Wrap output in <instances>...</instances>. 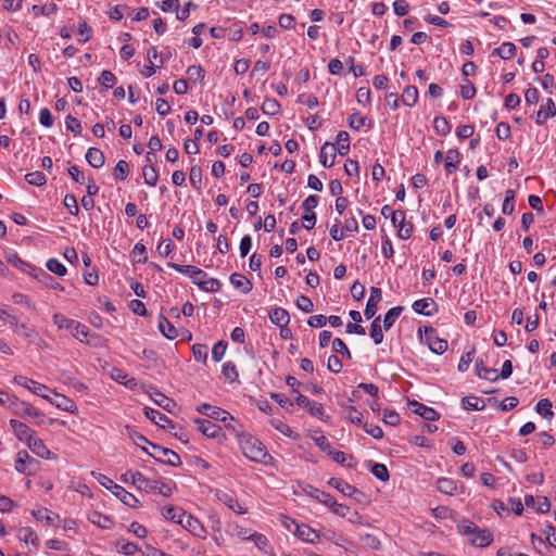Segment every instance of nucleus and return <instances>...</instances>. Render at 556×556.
Wrapping results in <instances>:
<instances>
[{
  "mask_svg": "<svg viewBox=\"0 0 556 556\" xmlns=\"http://www.w3.org/2000/svg\"><path fill=\"white\" fill-rule=\"evenodd\" d=\"M241 448L243 454L253 462L265 463L268 456L262 442L253 437H244L241 441Z\"/></svg>",
  "mask_w": 556,
  "mask_h": 556,
  "instance_id": "obj_1",
  "label": "nucleus"
},
{
  "mask_svg": "<svg viewBox=\"0 0 556 556\" xmlns=\"http://www.w3.org/2000/svg\"><path fill=\"white\" fill-rule=\"evenodd\" d=\"M150 446L152 451L148 452V454L152 456L155 460L173 467H178L181 465L180 456L176 452L169 448L162 447L154 443H150Z\"/></svg>",
  "mask_w": 556,
  "mask_h": 556,
  "instance_id": "obj_2",
  "label": "nucleus"
},
{
  "mask_svg": "<svg viewBox=\"0 0 556 556\" xmlns=\"http://www.w3.org/2000/svg\"><path fill=\"white\" fill-rule=\"evenodd\" d=\"M391 220L395 228H397V236L402 240H407L413 233V224L406 222L405 213L403 211L391 212Z\"/></svg>",
  "mask_w": 556,
  "mask_h": 556,
  "instance_id": "obj_3",
  "label": "nucleus"
},
{
  "mask_svg": "<svg viewBox=\"0 0 556 556\" xmlns=\"http://www.w3.org/2000/svg\"><path fill=\"white\" fill-rule=\"evenodd\" d=\"M173 485L168 483H164L159 480H151L143 476L142 482L139 484L138 490H142L144 492L159 493L165 497H169L173 494Z\"/></svg>",
  "mask_w": 556,
  "mask_h": 556,
  "instance_id": "obj_4",
  "label": "nucleus"
},
{
  "mask_svg": "<svg viewBox=\"0 0 556 556\" xmlns=\"http://www.w3.org/2000/svg\"><path fill=\"white\" fill-rule=\"evenodd\" d=\"M424 341L429 346V349L437 354H443L448 346L447 341L439 338L435 330L431 327L425 329Z\"/></svg>",
  "mask_w": 556,
  "mask_h": 556,
  "instance_id": "obj_5",
  "label": "nucleus"
},
{
  "mask_svg": "<svg viewBox=\"0 0 556 556\" xmlns=\"http://www.w3.org/2000/svg\"><path fill=\"white\" fill-rule=\"evenodd\" d=\"M38 462L35 458L30 457L26 451H20L16 454L15 469L18 472L31 475L35 471Z\"/></svg>",
  "mask_w": 556,
  "mask_h": 556,
  "instance_id": "obj_6",
  "label": "nucleus"
},
{
  "mask_svg": "<svg viewBox=\"0 0 556 556\" xmlns=\"http://www.w3.org/2000/svg\"><path fill=\"white\" fill-rule=\"evenodd\" d=\"M197 412L212 419L219 420L222 422H227V420H233V417L228 412L219 407L212 406L210 404H202L198 406Z\"/></svg>",
  "mask_w": 556,
  "mask_h": 556,
  "instance_id": "obj_7",
  "label": "nucleus"
},
{
  "mask_svg": "<svg viewBox=\"0 0 556 556\" xmlns=\"http://www.w3.org/2000/svg\"><path fill=\"white\" fill-rule=\"evenodd\" d=\"M14 382L28 389L29 391H31L34 394L38 395V396H41L43 399H47L49 400L48 395L46 394V391H48V387L42 384V383H39L33 379H29L25 376H15L14 377Z\"/></svg>",
  "mask_w": 556,
  "mask_h": 556,
  "instance_id": "obj_8",
  "label": "nucleus"
},
{
  "mask_svg": "<svg viewBox=\"0 0 556 556\" xmlns=\"http://www.w3.org/2000/svg\"><path fill=\"white\" fill-rule=\"evenodd\" d=\"M168 266L184 275L189 276L192 279L193 283L198 286L199 283H201L202 279L206 278V273L204 270L192 265H179L176 263H168Z\"/></svg>",
  "mask_w": 556,
  "mask_h": 556,
  "instance_id": "obj_9",
  "label": "nucleus"
},
{
  "mask_svg": "<svg viewBox=\"0 0 556 556\" xmlns=\"http://www.w3.org/2000/svg\"><path fill=\"white\" fill-rule=\"evenodd\" d=\"M10 410L22 418L26 417H39L41 416V413L37 410L36 408L31 407L28 403L21 401L20 399L15 397L13 403L10 405Z\"/></svg>",
  "mask_w": 556,
  "mask_h": 556,
  "instance_id": "obj_10",
  "label": "nucleus"
},
{
  "mask_svg": "<svg viewBox=\"0 0 556 556\" xmlns=\"http://www.w3.org/2000/svg\"><path fill=\"white\" fill-rule=\"evenodd\" d=\"M217 500L238 515L247 514V509L238 502L232 493L217 490L215 493Z\"/></svg>",
  "mask_w": 556,
  "mask_h": 556,
  "instance_id": "obj_11",
  "label": "nucleus"
},
{
  "mask_svg": "<svg viewBox=\"0 0 556 556\" xmlns=\"http://www.w3.org/2000/svg\"><path fill=\"white\" fill-rule=\"evenodd\" d=\"M311 495L326 506L333 508L336 514L344 516L345 507L342 504H338L337 500H334L332 495L318 489H314Z\"/></svg>",
  "mask_w": 556,
  "mask_h": 556,
  "instance_id": "obj_12",
  "label": "nucleus"
},
{
  "mask_svg": "<svg viewBox=\"0 0 556 556\" xmlns=\"http://www.w3.org/2000/svg\"><path fill=\"white\" fill-rule=\"evenodd\" d=\"M180 526L198 538H204L206 530L199 519L185 513Z\"/></svg>",
  "mask_w": 556,
  "mask_h": 556,
  "instance_id": "obj_13",
  "label": "nucleus"
},
{
  "mask_svg": "<svg viewBox=\"0 0 556 556\" xmlns=\"http://www.w3.org/2000/svg\"><path fill=\"white\" fill-rule=\"evenodd\" d=\"M106 480L110 483V486H108V489L112 490L113 494L116 497H118L127 506H130V507H135L136 506V504L138 503V500L136 498L135 495H132L131 493L127 492L123 486L116 484L111 479H106Z\"/></svg>",
  "mask_w": 556,
  "mask_h": 556,
  "instance_id": "obj_14",
  "label": "nucleus"
},
{
  "mask_svg": "<svg viewBox=\"0 0 556 556\" xmlns=\"http://www.w3.org/2000/svg\"><path fill=\"white\" fill-rule=\"evenodd\" d=\"M10 426L15 434V437L23 442H28L34 438L35 431L30 429L27 425L17 421L15 419L10 420Z\"/></svg>",
  "mask_w": 556,
  "mask_h": 556,
  "instance_id": "obj_15",
  "label": "nucleus"
},
{
  "mask_svg": "<svg viewBox=\"0 0 556 556\" xmlns=\"http://www.w3.org/2000/svg\"><path fill=\"white\" fill-rule=\"evenodd\" d=\"M409 408L416 415H419L424 420L433 421L439 418V414L432 408L428 407L417 401L409 403Z\"/></svg>",
  "mask_w": 556,
  "mask_h": 556,
  "instance_id": "obj_16",
  "label": "nucleus"
},
{
  "mask_svg": "<svg viewBox=\"0 0 556 556\" xmlns=\"http://www.w3.org/2000/svg\"><path fill=\"white\" fill-rule=\"evenodd\" d=\"M556 115V106L554 101L548 98L544 104L541 105L540 110L535 114V123L543 125L548 118Z\"/></svg>",
  "mask_w": 556,
  "mask_h": 556,
  "instance_id": "obj_17",
  "label": "nucleus"
},
{
  "mask_svg": "<svg viewBox=\"0 0 556 556\" xmlns=\"http://www.w3.org/2000/svg\"><path fill=\"white\" fill-rule=\"evenodd\" d=\"M295 402L299 406L307 409L312 416L321 417L324 414L321 404L315 401H311L305 395L299 394L295 399Z\"/></svg>",
  "mask_w": 556,
  "mask_h": 556,
  "instance_id": "obj_18",
  "label": "nucleus"
},
{
  "mask_svg": "<svg viewBox=\"0 0 556 556\" xmlns=\"http://www.w3.org/2000/svg\"><path fill=\"white\" fill-rule=\"evenodd\" d=\"M381 299H382L381 290L379 288L372 287L370 289V296L367 301V305L365 308V316L367 317V319L375 316L377 308H378V303L381 301Z\"/></svg>",
  "mask_w": 556,
  "mask_h": 556,
  "instance_id": "obj_19",
  "label": "nucleus"
},
{
  "mask_svg": "<svg viewBox=\"0 0 556 556\" xmlns=\"http://www.w3.org/2000/svg\"><path fill=\"white\" fill-rule=\"evenodd\" d=\"M413 309L418 314L431 316L437 312V304L431 298H425L415 301L413 303Z\"/></svg>",
  "mask_w": 556,
  "mask_h": 556,
  "instance_id": "obj_20",
  "label": "nucleus"
},
{
  "mask_svg": "<svg viewBox=\"0 0 556 556\" xmlns=\"http://www.w3.org/2000/svg\"><path fill=\"white\" fill-rule=\"evenodd\" d=\"M143 412H144L146 417L148 419H150L151 421H153L155 425L161 426L162 428H167V427L173 428L172 420L166 415L162 414L161 412H159L154 408H151V407H144Z\"/></svg>",
  "mask_w": 556,
  "mask_h": 556,
  "instance_id": "obj_21",
  "label": "nucleus"
},
{
  "mask_svg": "<svg viewBox=\"0 0 556 556\" xmlns=\"http://www.w3.org/2000/svg\"><path fill=\"white\" fill-rule=\"evenodd\" d=\"M338 146H333V143L326 142L320 150V163L325 167H331L334 164V159L337 156Z\"/></svg>",
  "mask_w": 556,
  "mask_h": 556,
  "instance_id": "obj_22",
  "label": "nucleus"
},
{
  "mask_svg": "<svg viewBox=\"0 0 556 556\" xmlns=\"http://www.w3.org/2000/svg\"><path fill=\"white\" fill-rule=\"evenodd\" d=\"M462 156L458 150L450 149L444 156V169L450 175L453 174L460 164Z\"/></svg>",
  "mask_w": 556,
  "mask_h": 556,
  "instance_id": "obj_23",
  "label": "nucleus"
},
{
  "mask_svg": "<svg viewBox=\"0 0 556 556\" xmlns=\"http://www.w3.org/2000/svg\"><path fill=\"white\" fill-rule=\"evenodd\" d=\"M290 522L295 526V535L304 542L314 543L319 535L315 530L306 525H298L294 520L290 519Z\"/></svg>",
  "mask_w": 556,
  "mask_h": 556,
  "instance_id": "obj_24",
  "label": "nucleus"
},
{
  "mask_svg": "<svg viewBox=\"0 0 556 556\" xmlns=\"http://www.w3.org/2000/svg\"><path fill=\"white\" fill-rule=\"evenodd\" d=\"M469 542L475 546L485 547L493 542V536L488 530L477 528L473 534L469 538Z\"/></svg>",
  "mask_w": 556,
  "mask_h": 556,
  "instance_id": "obj_25",
  "label": "nucleus"
},
{
  "mask_svg": "<svg viewBox=\"0 0 556 556\" xmlns=\"http://www.w3.org/2000/svg\"><path fill=\"white\" fill-rule=\"evenodd\" d=\"M194 421L198 424L199 430L207 438L215 439V438L219 437V434L222 432V428L218 425H216L207 419H199L198 418Z\"/></svg>",
  "mask_w": 556,
  "mask_h": 556,
  "instance_id": "obj_26",
  "label": "nucleus"
},
{
  "mask_svg": "<svg viewBox=\"0 0 556 556\" xmlns=\"http://www.w3.org/2000/svg\"><path fill=\"white\" fill-rule=\"evenodd\" d=\"M437 489L439 492L446 495H456L459 493L457 481L451 478H440L437 481Z\"/></svg>",
  "mask_w": 556,
  "mask_h": 556,
  "instance_id": "obj_27",
  "label": "nucleus"
},
{
  "mask_svg": "<svg viewBox=\"0 0 556 556\" xmlns=\"http://www.w3.org/2000/svg\"><path fill=\"white\" fill-rule=\"evenodd\" d=\"M270 321L278 327H286L290 321L289 313L281 307L271 308L268 313Z\"/></svg>",
  "mask_w": 556,
  "mask_h": 556,
  "instance_id": "obj_28",
  "label": "nucleus"
},
{
  "mask_svg": "<svg viewBox=\"0 0 556 556\" xmlns=\"http://www.w3.org/2000/svg\"><path fill=\"white\" fill-rule=\"evenodd\" d=\"M372 123L367 116H364L359 113H353L350 115V128L355 130H364L367 131L371 128Z\"/></svg>",
  "mask_w": 556,
  "mask_h": 556,
  "instance_id": "obj_29",
  "label": "nucleus"
},
{
  "mask_svg": "<svg viewBox=\"0 0 556 556\" xmlns=\"http://www.w3.org/2000/svg\"><path fill=\"white\" fill-rule=\"evenodd\" d=\"M354 535H356L363 547H368L371 549H378L380 546L379 540L371 533L363 531H354Z\"/></svg>",
  "mask_w": 556,
  "mask_h": 556,
  "instance_id": "obj_30",
  "label": "nucleus"
},
{
  "mask_svg": "<svg viewBox=\"0 0 556 556\" xmlns=\"http://www.w3.org/2000/svg\"><path fill=\"white\" fill-rule=\"evenodd\" d=\"M28 447L35 453L37 456L41 458L49 459L51 457V452L45 445L43 441L39 438H33L27 442Z\"/></svg>",
  "mask_w": 556,
  "mask_h": 556,
  "instance_id": "obj_31",
  "label": "nucleus"
},
{
  "mask_svg": "<svg viewBox=\"0 0 556 556\" xmlns=\"http://www.w3.org/2000/svg\"><path fill=\"white\" fill-rule=\"evenodd\" d=\"M86 161L94 168H100L105 163L104 154L97 148H89L86 153Z\"/></svg>",
  "mask_w": 556,
  "mask_h": 556,
  "instance_id": "obj_32",
  "label": "nucleus"
},
{
  "mask_svg": "<svg viewBox=\"0 0 556 556\" xmlns=\"http://www.w3.org/2000/svg\"><path fill=\"white\" fill-rule=\"evenodd\" d=\"M475 367L477 376L481 379L494 382L500 378L497 370L484 366L483 362H477Z\"/></svg>",
  "mask_w": 556,
  "mask_h": 556,
  "instance_id": "obj_33",
  "label": "nucleus"
},
{
  "mask_svg": "<svg viewBox=\"0 0 556 556\" xmlns=\"http://www.w3.org/2000/svg\"><path fill=\"white\" fill-rule=\"evenodd\" d=\"M150 397L152 399V401L161 406L163 409L167 410V412H172L173 408L175 407V402L167 397L166 395H164L163 393H161L160 391L157 390H154L151 394H150Z\"/></svg>",
  "mask_w": 556,
  "mask_h": 556,
  "instance_id": "obj_34",
  "label": "nucleus"
},
{
  "mask_svg": "<svg viewBox=\"0 0 556 556\" xmlns=\"http://www.w3.org/2000/svg\"><path fill=\"white\" fill-rule=\"evenodd\" d=\"M419 93L415 86H406L403 90L401 101L406 106H414L418 102Z\"/></svg>",
  "mask_w": 556,
  "mask_h": 556,
  "instance_id": "obj_35",
  "label": "nucleus"
},
{
  "mask_svg": "<svg viewBox=\"0 0 556 556\" xmlns=\"http://www.w3.org/2000/svg\"><path fill=\"white\" fill-rule=\"evenodd\" d=\"M230 282L233 285L235 288L241 290L243 293H248L252 290V282L241 274H232L230 276Z\"/></svg>",
  "mask_w": 556,
  "mask_h": 556,
  "instance_id": "obj_36",
  "label": "nucleus"
},
{
  "mask_svg": "<svg viewBox=\"0 0 556 556\" xmlns=\"http://www.w3.org/2000/svg\"><path fill=\"white\" fill-rule=\"evenodd\" d=\"M159 329H160L161 333L169 340H173L178 336V332H177L176 328L174 327V325L166 317H164L162 315L160 316V319H159Z\"/></svg>",
  "mask_w": 556,
  "mask_h": 556,
  "instance_id": "obj_37",
  "label": "nucleus"
},
{
  "mask_svg": "<svg viewBox=\"0 0 556 556\" xmlns=\"http://www.w3.org/2000/svg\"><path fill=\"white\" fill-rule=\"evenodd\" d=\"M516 53V46L513 42H503L501 47L492 51V55H498L503 60L511 59Z\"/></svg>",
  "mask_w": 556,
  "mask_h": 556,
  "instance_id": "obj_38",
  "label": "nucleus"
},
{
  "mask_svg": "<svg viewBox=\"0 0 556 556\" xmlns=\"http://www.w3.org/2000/svg\"><path fill=\"white\" fill-rule=\"evenodd\" d=\"M17 536L21 541L25 542L26 544L30 543L33 546H38V535L36 532L29 528V527H23L18 530Z\"/></svg>",
  "mask_w": 556,
  "mask_h": 556,
  "instance_id": "obj_39",
  "label": "nucleus"
},
{
  "mask_svg": "<svg viewBox=\"0 0 556 556\" xmlns=\"http://www.w3.org/2000/svg\"><path fill=\"white\" fill-rule=\"evenodd\" d=\"M185 510L175 506H166L162 509V515L178 525H180L182 517L185 516Z\"/></svg>",
  "mask_w": 556,
  "mask_h": 556,
  "instance_id": "obj_40",
  "label": "nucleus"
},
{
  "mask_svg": "<svg viewBox=\"0 0 556 556\" xmlns=\"http://www.w3.org/2000/svg\"><path fill=\"white\" fill-rule=\"evenodd\" d=\"M369 469H370V472L377 478L379 479L380 481L382 482H386L389 480V470L388 468L386 467V465L383 464H380V463H372V462H369Z\"/></svg>",
  "mask_w": 556,
  "mask_h": 556,
  "instance_id": "obj_41",
  "label": "nucleus"
},
{
  "mask_svg": "<svg viewBox=\"0 0 556 556\" xmlns=\"http://www.w3.org/2000/svg\"><path fill=\"white\" fill-rule=\"evenodd\" d=\"M380 321L381 318L380 316H378L372 320L370 326V337L374 340L375 344H380L383 341V332Z\"/></svg>",
  "mask_w": 556,
  "mask_h": 556,
  "instance_id": "obj_42",
  "label": "nucleus"
},
{
  "mask_svg": "<svg viewBox=\"0 0 556 556\" xmlns=\"http://www.w3.org/2000/svg\"><path fill=\"white\" fill-rule=\"evenodd\" d=\"M535 410L539 414H542L543 417L547 420H551L554 416V413L552 410V402L548 399L540 400L535 406Z\"/></svg>",
  "mask_w": 556,
  "mask_h": 556,
  "instance_id": "obj_43",
  "label": "nucleus"
},
{
  "mask_svg": "<svg viewBox=\"0 0 556 556\" xmlns=\"http://www.w3.org/2000/svg\"><path fill=\"white\" fill-rule=\"evenodd\" d=\"M280 103L273 98H267L262 104V111L266 115H276L280 112Z\"/></svg>",
  "mask_w": 556,
  "mask_h": 556,
  "instance_id": "obj_44",
  "label": "nucleus"
},
{
  "mask_svg": "<svg viewBox=\"0 0 556 556\" xmlns=\"http://www.w3.org/2000/svg\"><path fill=\"white\" fill-rule=\"evenodd\" d=\"M433 128L440 136H446L451 131V124L445 117L438 116L433 121Z\"/></svg>",
  "mask_w": 556,
  "mask_h": 556,
  "instance_id": "obj_45",
  "label": "nucleus"
},
{
  "mask_svg": "<svg viewBox=\"0 0 556 556\" xmlns=\"http://www.w3.org/2000/svg\"><path fill=\"white\" fill-rule=\"evenodd\" d=\"M402 309L403 308L401 306H395V307L390 308L387 312V314L384 315V319H383V328L386 330H389L393 326L396 318L401 315Z\"/></svg>",
  "mask_w": 556,
  "mask_h": 556,
  "instance_id": "obj_46",
  "label": "nucleus"
},
{
  "mask_svg": "<svg viewBox=\"0 0 556 556\" xmlns=\"http://www.w3.org/2000/svg\"><path fill=\"white\" fill-rule=\"evenodd\" d=\"M52 318L53 323L56 325L59 329H66L70 331L73 329V326L75 325L76 321L74 319L67 318L66 316L60 313H55Z\"/></svg>",
  "mask_w": 556,
  "mask_h": 556,
  "instance_id": "obj_47",
  "label": "nucleus"
},
{
  "mask_svg": "<svg viewBox=\"0 0 556 556\" xmlns=\"http://www.w3.org/2000/svg\"><path fill=\"white\" fill-rule=\"evenodd\" d=\"M89 329L87 326L80 324L79 321H75L71 333L74 338L78 339L80 342H85L87 338H89Z\"/></svg>",
  "mask_w": 556,
  "mask_h": 556,
  "instance_id": "obj_48",
  "label": "nucleus"
},
{
  "mask_svg": "<svg viewBox=\"0 0 556 556\" xmlns=\"http://www.w3.org/2000/svg\"><path fill=\"white\" fill-rule=\"evenodd\" d=\"M515 210V192L513 190H506L505 199L502 206L503 214L510 215Z\"/></svg>",
  "mask_w": 556,
  "mask_h": 556,
  "instance_id": "obj_49",
  "label": "nucleus"
},
{
  "mask_svg": "<svg viewBox=\"0 0 556 556\" xmlns=\"http://www.w3.org/2000/svg\"><path fill=\"white\" fill-rule=\"evenodd\" d=\"M199 287L206 292H218L222 288V283L219 280L206 276V278L202 279L201 283H199Z\"/></svg>",
  "mask_w": 556,
  "mask_h": 556,
  "instance_id": "obj_50",
  "label": "nucleus"
},
{
  "mask_svg": "<svg viewBox=\"0 0 556 556\" xmlns=\"http://www.w3.org/2000/svg\"><path fill=\"white\" fill-rule=\"evenodd\" d=\"M333 146H338L337 154L344 156L348 154V131L341 130L337 136V141Z\"/></svg>",
  "mask_w": 556,
  "mask_h": 556,
  "instance_id": "obj_51",
  "label": "nucleus"
},
{
  "mask_svg": "<svg viewBox=\"0 0 556 556\" xmlns=\"http://www.w3.org/2000/svg\"><path fill=\"white\" fill-rule=\"evenodd\" d=\"M144 182L154 187L159 180V174L153 166H144L142 170Z\"/></svg>",
  "mask_w": 556,
  "mask_h": 556,
  "instance_id": "obj_52",
  "label": "nucleus"
},
{
  "mask_svg": "<svg viewBox=\"0 0 556 556\" xmlns=\"http://www.w3.org/2000/svg\"><path fill=\"white\" fill-rule=\"evenodd\" d=\"M25 179L29 185L37 187H41L47 182L46 176L38 170L26 174Z\"/></svg>",
  "mask_w": 556,
  "mask_h": 556,
  "instance_id": "obj_53",
  "label": "nucleus"
},
{
  "mask_svg": "<svg viewBox=\"0 0 556 556\" xmlns=\"http://www.w3.org/2000/svg\"><path fill=\"white\" fill-rule=\"evenodd\" d=\"M483 401L480 397L477 396H465L462 400L463 407L468 410H479L483 408V405L480 406V404Z\"/></svg>",
  "mask_w": 556,
  "mask_h": 556,
  "instance_id": "obj_54",
  "label": "nucleus"
},
{
  "mask_svg": "<svg viewBox=\"0 0 556 556\" xmlns=\"http://www.w3.org/2000/svg\"><path fill=\"white\" fill-rule=\"evenodd\" d=\"M58 11V5L55 3H48L43 5L35 4L33 7V12L36 16L38 15H51Z\"/></svg>",
  "mask_w": 556,
  "mask_h": 556,
  "instance_id": "obj_55",
  "label": "nucleus"
},
{
  "mask_svg": "<svg viewBox=\"0 0 556 556\" xmlns=\"http://www.w3.org/2000/svg\"><path fill=\"white\" fill-rule=\"evenodd\" d=\"M251 541H253L255 546L261 552H263L264 554H268V549L267 548L269 547V543H268L267 538L264 534L257 533V532H253Z\"/></svg>",
  "mask_w": 556,
  "mask_h": 556,
  "instance_id": "obj_56",
  "label": "nucleus"
},
{
  "mask_svg": "<svg viewBox=\"0 0 556 556\" xmlns=\"http://www.w3.org/2000/svg\"><path fill=\"white\" fill-rule=\"evenodd\" d=\"M143 475L139 471H127L122 476V481L125 483H132L136 485L137 489H139V484L142 482Z\"/></svg>",
  "mask_w": 556,
  "mask_h": 556,
  "instance_id": "obj_57",
  "label": "nucleus"
},
{
  "mask_svg": "<svg viewBox=\"0 0 556 556\" xmlns=\"http://www.w3.org/2000/svg\"><path fill=\"white\" fill-rule=\"evenodd\" d=\"M129 173V165L126 161L121 160L114 168V176L116 179L125 180Z\"/></svg>",
  "mask_w": 556,
  "mask_h": 556,
  "instance_id": "obj_58",
  "label": "nucleus"
},
{
  "mask_svg": "<svg viewBox=\"0 0 556 556\" xmlns=\"http://www.w3.org/2000/svg\"><path fill=\"white\" fill-rule=\"evenodd\" d=\"M111 377L114 380H116L117 382L124 383L125 386H127L129 388H132V387H135L137 384L136 380L134 378L125 381L127 375L123 370L117 369L115 367L112 370Z\"/></svg>",
  "mask_w": 556,
  "mask_h": 556,
  "instance_id": "obj_59",
  "label": "nucleus"
},
{
  "mask_svg": "<svg viewBox=\"0 0 556 556\" xmlns=\"http://www.w3.org/2000/svg\"><path fill=\"white\" fill-rule=\"evenodd\" d=\"M47 268L58 275V276H64L66 274V267L61 263L59 262L56 258H50L48 262H47Z\"/></svg>",
  "mask_w": 556,
  "mask_h": 556,
  "instance_id": "obj_60",
  "label": "nucleus"
},
{
  "mask_svg": "<svg viewBox=\"0 0 556 556\" xmlns=\"http://www.w3.org/2000/svg\"><path fill=\"white\" fill-rule=\"evenodd\" d=\"M188 79L191 81H201L204 78V71L199 65H190L187 68Z\"/></svg>",
  "mask_w": 556,
  "mask_h": 556,
  "instance_id": "obj_61",
  "label": "nucleus"
},
{
  "mask_svg": "<svg viewBox=\"0 0 556 556\" xmlns=\"http://www.w3.org/2000/svg\"><path fill=\"white\" fill-rule=\"evenodd\" d=\"M189 180L194 188L200 189L202 181V169L200 166L194 165L190 168Z\"/></svg>",
  "mask_w": 556,
  "mask_h": 556,
  "instance_id": "obj_62",
  "label": "nucleus"
},
{
  "mask_svg": "<svg viewBox=\"0 0 556 556\" xmlns=\"http://www.w3.org/2000/svg\"><path fill=\"white\" fill-rule=\"evenodd\" d=\"M400 415L395 410L386 409L382 414V421L389 426H396L400 424Z\"/></svg>",
  "mask_w": 556,
  "mask_h": 556,
  "instance_id": "obj_63",
  "label": "nucleus"
},
{
  "mask_svg": "<svg viewBox=\"0 0 556 556\" xmlns=\"http://www.w3.org/2000/svg\"><path fill=\"white\" fill-rule=\"evenodd\" d=\"M99 83L105 88H112L116 83V77L110 71H103L99 76Z\"/></svg>",
  "mask_w": 556,
  "mask_h": 556,
  "instance_id": "obj_64",
  "label": "nucleus"
}]
</instances>
